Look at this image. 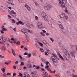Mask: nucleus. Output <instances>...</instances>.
Masks as SVG:
<instances>
[{
    "label": "nucleus",
    "instance_id": "1",
    "mask_svg": "<svg viewBox=\"0 0 77 77\" xmlns=\"http://www.w3.org/2000/svg\"><path fill=\"white\" fill-rule=\"evenodd\" d=\"M63 2L64 3V5H65L64 6H65V8L61 6H60L61 5L60 4V3H59L60 5V6H61V7H62V8L64 10V11H65V12H66V13H68V8H67V7H65V4L64 2H65V4H68V2L67 1V0H63ZM66 8L67 9H66V8Z\"/></svg>",
    "mask_w": 77,
    "mask_h": 77
},
{
    "label": "nucleus",
    "instance_id": "2",
    "mask_svg": "<svg viewBox=\"0 0 77 77\" xmlns=\"http://www.w3.org/2000/svg\"><path fill=\"white\" fill-rule=\"evenodd\" d=\"M2 44L4 45H8V46H9V44H8L6 42V38H5V36H2Z\"/></svg>",
    "mask_w": 77,
    "mask_h": 77
},
{
    "label": "nucleus",
    "instance_id": "3",
    "mask_svg": "<svg viewBox=\"0 0 77 77\" xmlns=\"http://www.w3.org/2000/svg\"><path fill=\"white\" fill-rule=\"evenodd\" d=\"M28 29H21L19 30L20 32H21L23 33H24L26 36H28L29 34L26 32H27Z\"/></svg>",
    "mask_w": 77,
    "mask_h": 77
},
{
    "label": "nucleus",
    "instance_id": "4",
    "mask_svg": "<svg viewBox=\"0 0 77 77\" xmlns=\"http://www.w3.org/2000/svg\"><path fill=\"white\" fill-rule=\"evenodd\" d=\"M37 27L38 29H41L42 28H44L43 26L42 23L41 22H38L37 24Z\"/></svg>",
    "mask_w": 77,
    "mask_h": 77
},
{
    "label": "nucleus",
    "instance_id": "5",
    "mask_svg": "<svg viewBox=\"0 0 77 77\" xmlns=\"http://www.w3.org/2000/svg\"><path fill=\"white\" fill-rule=\"evenodd\" d=\"M52 55L53 56L51 57V59L54 62H56V60H57L56 59H56H57V57L56 55L54 54H53Z\"/></svg>",
    "mask_w": 77,
    "mask_h": 77
},
{
    "label": "nucleus",
    "instance_id": "6",
    "mask_svg": "<svg viewBox=\"0 0 77 77\" xmlns=\"http://www.w3.org/2000/svg\"><path fill=\"white\" fill-rule=\"evenodd\" d=\"M59 0V2L60 4V6H62V7H63V8H65L66 9H67L66 7H65V4L63 3V0Z\"/></svg>",
    "mask_w": 77,
    "mask_h": 77
},
{
    "label": "nucleus",
    "instance_id": "7",
    "mask_svg": "<svg viewBox=\"0 0 77 77\" xmlns=\"http://www.w3.org/2000/svg\"><path fill=\"white\" fill-rule=\"evenodd\" d=\"M42 15V17L44 18L45 20H47V19L48 18V17L47 15H46V14H45L44 12H43Z\"/></svg>",
    "mask_w": 77,
    "mask_h": 77
},
{
    "label": "nucleus",
    "instance_id": "8",
    "mask_svg": "<svg viewBox=\"0 0 77 77\" xmlns=\"http://www.w3.org/2000/svg\"><path fill=\"white\" fill-rule=\"evenodd\" d=\"M2 30L1 31V32L2 33H4L5 32L4 31H8L7 29L5 28V27L3 26H2Z\"/></svg>",
    "mask_w": 77,
    "mask_h": 77
},
{
    "label": "nucleus",
    "instance_id": "9",
    "mask_svg": "<svg viewBox=\"0 0 77 77\" xmlns=\"http://www.w3.org/2000/svg\"><path fill=\"white\" fill-rule=\"evenodd\" d=\"M32 77H36L38 76V74L36 73V71L33 72L31 73Z\"/></svg>",
    "mask_w": 77,
    "mask_h": 77
},
{
    "label": "nucleus",
    "instance_id": "10",
    "mask_svg": "<svg viewBox=\"0 0 77 77\" xmlns=\"http://www.w3.org/2000/svg\"><path fill=\"white\" fill-rule=\"evenodd\" d=\"M63 51L64 53L66 55H67V56H70V54H69L68 53V51L66 49H64L63 50Z\"/></svg>",
    "mask_w": 77,
    "mask_h": 77
},
{
    "label": "nucleus",
    "instance_id": "11",
    "mask_svg": "<svg viewBox=\"0 0 77 77\" xmlns=\"http://www.w3.org/2000/svg\"><path fill=\"white\" fill-rule=\"evenodd\" d=\"M25 6L26 7V8L28 11H31V8H30V6H29L28 5L26 4L25 5Z\"/></svg>",
    "mask_w": 77,
    "mask_h": 77
},
{
    "label": "nucleus",
    "instance_id": "12",
    "mask_svg": "<svg viewBox=\"0 0 77 77\" xmlns=\"http://www.w3.org/2000/svg\"><path fill=\"white\" fill-rule=\"evenodd\" d=\"M70 53L72 57H73L74 58L75 57V52H70Z\"/></svg>",
    "mask_w": 77,
    "mask_h": 77
},
{
    "label": "nucleus",
    "instance_id": "13",
    "mask_svg": "<svg viewBox=\"0 0 77 77\" xmlns=\"http://www.w3.org/2000/svg\"><path fill=\"white\" fill-rule=\"evenodd\" d=\"M27 67L28 68H31L32 67V64L30 63H26Z\"/></svg>",
    "mask_w": 77,
    "mask_h": 77
},
{
    "label": "nucleus",
    "instance_id": "14",
    "mask_svg": "<svg viewBox=\"0 0 77 77\" xmlns=\"http://www.w3.org/2000/svg\"><path fill=\"white\" fill-rule=\"evenodd\" d=\"M45 20L46 21L47 23H48L49 25H51V26L52 25V23H51V21H50L48 18L46 19V20Z\"/></svg>",
    "mask_w": 77,
    "mask_h": 77
},
{
    "label": "nucleus",
    "instance_id": "15",
    "mask_svg": "<svg viewBox=\"0 0 77 77\" xmlns=\"http://www.w3.org/2000/svg\"><path fill=\"white\" fill-rule=\"evenodd\" d=\"M65 15H66V14L65 13H62L60 14L59 15V16L61 18H62L63 17V18Z\"/></svg>",
    "mask_w": 77,
    "mask_h": 77
},
{
    "label": "nucleus",
    "instance_id": "16",
    "mask_svg": "<svg viewBox=\"0 0 77 77\" xmlns=\"http://www.w3.org/2000/svg\"><path fill=\"white\" fill-rule=\"evenodd\" d=\"M43 74L44 75H43V76L44 77H48L47 75H48V73L46 72H43Z\"/></svg>",
    "mask_w": 77,
    "mask_h": 77
},
{
    "label": "nucleus",
    "instance_id": "17",
    "mask_svg": "<svg viewBox=\"0 0 77 77\" xmlns=\"http://www.w3.org/2000/svg\"><path fill=\"white\" fill-rule=\"evenodd\" d=\"M53 8V6L50 4L48 5V10H50Z\"/></svg>",
    "mask_w": 77,
    "mask_h": 77
},
{
    "label": "nucleus",
    "instance_id": "18",
    "mask_svg": "<svg viewBox=\"0 0 77 77\" xmlns=\"http://www.w3.org/2000/svg\"><path fill=\"white\" fill-rule=\"evenodd\" d=\"M58 54L60 59H62V60H63V61H65V60L63 58V57H62V56H61V55L60 54V53H58Z\"/></svg>",
    "mask_w": 77,
    "mask_h": 77
},
{
    "label": "nucleus",
    "instance_id": "19",
    "mask_svg": "<svg viewBox=\"0 0 77 77\" xmlns=\"http://www.w3.org/2000/svg\"><path fill=\"white\" fill-rule=\"evenodd\" d=\"M44 9L45 10H48V5L45 4L44 5Z\"/></svg>",
    "mask_w": 77,
    "mask_h": 77
},
{
    "label": "nucleus",
    "instance_id": "20",
    "mask_svg": "<svg viewBox=\"0 0 77 77\" xmlns=\"http://www.w3.org/2000/svg\"><path fill=\"white\" fill-rule=\"evenodd\" d=\"M11 13H10V15H13V14H17V13L14 12V11L13 10H12L11 11Z\"/></svg>",
    "mask_w": 77,
    "mask_h": 77
},
{
    "label": "nucleus",
    "instance_id": "21",
    "mask_svg": "<svg viewBox=\"0 0 77 77\" xmlns=\"http://www.w3.org/2000/svg\"><path fill=\"white\" fill-rule=\"evenodd\" d=\"M11 51H12L13 55H14V56H16V54H15V51H14V49H12Z\"/></svg>",
    "mask_w": 77,
    "mask_h": 77
},
{
    "label": "nucleus",
    "instance_id": "22",
    "mask_svg": "<svg viewBox=\"0 0 77 77\" xmlns=\"http://www.w3.org/2000/svg\"><path fill=\"white\" fill-rule=\"evenodd\" d=\"M19 39H20V41L21 42H22L23 44H24V42H25L24 41V39H23V38H19Z\"/></svg>",
    "mask_w": 77,
    "mask_h": 77
},
{
    "label": "nucleus",
    "instance_id": "23",
    "mask_svg": "<svg viewBox=\"0 0 77 77\" xmlns=\"http://www.w3.org/2000/svg\"><path fill=\"white\" fill-rule=\"evenodd\" d=\"M2 51H5L6 50V48L5 47H3L2 48Z\"/></svg>",
    "mask_w": 77,
    "mask_h": 77
},
{
    "label": "nucleus",
    "instance_id": "24",
    "mask_svg": "<svg viewBox=\"0 0 77 77\" xmlns=\"http://www.w3.org/2000/svg\"><path fill=\"white\" fill-rule=\"evenodd\" d=\"M2 75L3 77H8L6 74L5 72H3V73H2Z\"/></svg>",
    "mask_w": 77,
    "mask_h": 77
},
{
    "label": "nucleus",
    "instance_id": "25",
    "mask_svg": "<svg viewBox=\"0 0 77 77\" xmlns=\"http://www.w3.org/2000/svg\"><path fill=\"white\" fill-rule=\"evenodd\" d=\"M63 18L64 20H68V16L65 15L64 16Z\"/></svg>",
    "mask_w": 77,
    "mask_h": 77
},
{
    "label": "nucleus",
    "instance_id": "26",
    "mask_svg": "<svg viewBox=\"0 0 77 77\" xmlns=\"http://www.w3.org/2000/svg\"><path fill=\"white\" fill-rule=\"evenodd\" d=\"M16 24L17 25H19L20 24H23V22L21 21H19L18 22H17Z\"/></svg>",
    "mask_w": 77,
    "mask_h": 77
},
{
    "label": "nucleus",
    "instance_id": "27",
    "mask_svg": "<svg viewBox=\"0 0 77 77\" xmlns=\"http://www.w3.org/2000/svg\"><path fill=\"white\" fill-rule=\"evenodd\" d=\"M11 15L14 18H16V17H17V14H13Z\"/></svg>",
    "mask_w": 77,
    "mask_h": 77
},
{
    "label": "nucleus",
    "instance_id": "28",
    "mask_svg": "<svg viewBox=\"0 0 77 77\" xmlns=\"http://www.w3.org/2000/svg\"><path fill=\"white\" fill-rule=\"evenodd\" d=\"M63 56L64 58V59H65L66 60H69L67 59V58H66V56H65V55L63 54Z\"/></svg>",
    "mask_w": 77,
    "mask_h": 77
},
{
    "label": "nucleus",
    "instance_id": "29",
    "mask_svg": "<svg viewBox=\"0 0 77 77\" xmlns=\"http://www.w3.org/2000/svg\"><path fill=\"white\" fill-rule=\"evenodd\" d=\"M60 28H61V29H63L64 28L63 26V25H62V24H61L60 25H59Z\"/></svg>",
    "mask_w": 77,
    "mask_h": 77
},
{
    "label": "nucleus",
    "instance_id": "30",
    "mask_svg": "<svg viewBox=\"0 0 77 77\" xmlns=\"http://www.w3.org/2000/svg\"><path fill=\"white\" fill-rule=\"evenodd\" d=\"M34 3H35L36 6H39V4H38V3H37L36 2H34Z\"/></svg>",
    "mask_w": 77,
    "mask_h": 77
},
{
    "label": "nucleus",
    "instance_id": "31",
    "mask_svg": "<svg viewBox=\"0 0 77 77\" xmlns=\"http://www.w3.org/2000/svg\"><path fill=\"white\" fill-rule=\"evenodd\" d=\"M24 75H25L27 76H29V75L28 74L27 72H25L24 73Z\"/></svg>",
    "mask_w": 77,
    "mask_h": 77
},
{
    "label": "nucleus",
    "instance_id": "32",
    "mask_svg": "<svg viewBox=\"0 0 77 77\" xmlns=\"http://www.w3.org/2000/svg\"><path fill=\"white\" fill-rule=\"evenodd\" d=\"M28 32H29V33H33V32L32 31H30V30L28 29V30H27Z\"/></svg>",
    "mask_w": 77,
    "mask_h": 77
},
{
    "label": "nucleus",
    "instance_id": "33",
    "mask_svg": "<svg viewBox=\"0 0 77 77\" xmlns=\"http://www.w3.org/2000/svg\"><path fill=\"white\" fill-rule=\"evenodd\" d=\"M57 24L59 26H60L62 24V23L60 21H58L57 22Z\"/></svg>",
    "mask_w": 77,
    "mask_h": 77
},
{
    "label": "nucleus",
    "instance_id": "34",
    "mask_svg": "<svg viewBox=\"0 0 77 77\" xmlns=\"http://www.w3.org/2000/svg\"><path fill=\"white\" fill-rule=\"evenodd\" d=\"M35 20H38V17H37L36 16H35Z\"/></svg>",
    "mask_w": 77,
    "mask_h": 77
},
{
    "label": "nucleus",
    "instance_id": "35",
    "mask_svg": "<svg viewBox=\"0 0 77 77\" xmlns=\"http://www.w3.org/2000/svg\"><path fill=\"white\" fill-rule=\"evenodd\" d=\"M16 44L17 45H20V41H17L16 42Z\"/></svg>",
    "mask_w": 77,
    "mask_h": 77
},
{
    "label": "nucleus",
    "instance_id": "36",
    "mask_svg": "<svg viewBox=\"0 0 77 77\" xmlns=\"http://www.w3.org/2000/svg\"><path fill=\"white\" fill-rule=\"evenodd\" d=\"M40 50L41 51H42V52H43L44 51V49H43V48H40Z\"/></svg>",
    "mask_w": 77,
    "mask_h": 77
},
{
    "label": "nucleus",
    "instance_id": "37",
    "mask_svg": "<svg viewBox=\"0 0 77 77\" xmlns=\"http://www.w3.org/2000/svg\"><path fill=\"white\" fill-rule=\"evenodd\" d=\"M5 64L6 65H8L9 64V63H8V62H5Z\"/></svg>",
    "mask_w": 77,
    "mask_h": 77
},
{
    "label": "nucleus",
    "instance_id": "38",
    "mask_svg": "<svg viewBox=\"0 0 77 77\" xmlns=\"http://www.w3.org/2000/svg\"><path fill=\"white\" fill-rule=\"evenodd\" d=\"M36 69H39L40 68V67H39V66H36Z\"/></svg>",
    "mask_w": 77,
    "mask_h": 77
},
{
    "label": "nucleus",
    "instance_id": "39",
    "mask_svg": "<svg viewBox=\"0 0 77 77\" xmlns=\"http://www.w3.org/2000/svg\"><path fill=\"white\" fill-rule=\"evenodd\" d=\"M40 34L41 35H42V36H45V34L43 32H41Z\"/></svg>",
    "mask_w": 77,
    "mask_h": 77
},
{
    "label": "nucleus",
    "instance_id": "40",
    "mask_svg": "<svg viewBox=\"0 0 77 77\" xmlns=\"http://www.w3.org/2000/svg\"><path fill=\"white\" fill-rule=\"evenodd\" d=\"M47 70H48V71H49V72H51V71H52L51 69H50V68H48L47 69Z\"/></svg>",
    "mask_w": 77,
    "mask_h": 77
},
{
    "label": "nucleus",
    "instance_id": "41",
    "mask_svg": "<svg viewBox=\"0 0 77 77\" xmlns=\"http://www.w3.org/2000/svg\"><path fill=\"white\" fill-rule=\"evenodd\" d=\"M2 72H5V69L4 68H3L2 69Z\"/></svg>",
    "mask_w": 77,
    "mask_h": 77
},
{
    "label": "nucleus",
    "instance_id": "42",
    "mask_svg": "<svg viewBox=\"0 0 77 77\" xmlns=\"http://www.w3.org/2000/svg\"><path fill=\"white\" fill-rule=\"evenodd\" d=\"M20 65V66H23V65H24V62H21Z\"/></svg>",
    "mask_w": 77,
    "mask_h": 77
},
{
    "label": "nucleus",
    "instance_id": "43",
    "mask_svg": "<svg viewBox=\"0 0 77 77\" xmlns=\"http://www.w3.org/2000/svg\"><path fill=\"white\" fill-rule=\"evenodd\" d=\"M12 21L13 22V23H15V20H14V19H12Z\"/></svg>",
    "mask_w": 77,
    "mask_h": 77
},
{
    "label": "nucleus",
    "instance_id": "44",
    "mask_svg": "<svg viewBox=\"0 0 77 77\" xmlns=\"http://www.w3.org/2000/svg\"><path fill=\"white\" fill-rule=\"evenodd\" d=\"M38 44H39V45H40L41 46H43V44L42 43L40 42H39Z\"/></svg>",
    "mask_w": 77,
    "mask_h": 77
},
{
    "label": "nucleus",
    "instance_id": "45",
    "mask_svg": "<svg viewBox=\"0 0 77 77\" xmlns=\"http://www.w3.org/2000/svg\"><path fill=\"white\" fill-rule=\"evenodd\" d=\"M50 39H51V41H52V42H54V40L53 39V38H51Z\"/></svg>",
    "mask_w": 77,
    "mask_h": 77
},
{
    "label": "nucleus",
    "instance_id": "46",
    "mask_svg": "<svg viewBox=\"0 0 77 77\" xmlns=\"http://www.w3.org/2000/svg\"><path fill=\"white\" fill-rule=\"evenodd\" d=\"M49 67V66L47 65V66H46L45 68L47 69H48V68H48Z\"/></svg>",
    "mask_w": 77,
    "mask_h": 77
},
{
    "label": "nucleus",
    "instance_id": "47",
    "mask_svg": "<svg viewBox=\"0 0 77 77\" xmlns=\"http://www.w3.org/2000/svg\"><path fill=\"white\" fill-rule=\"evenodd\" d=\"M0 57H1V58H5V57L2 55H0Z\"/></svg>",
    "mask_w": 77,
    "mask_h": 77
},
{
    "label": "nucleus",
    "instance_id": "48",
    "mask_svg": "<svg viewBox=\"0 0 77 77\" xmlns=\"http://www.w3.org/2000/svg\"><path fill=\"white\" fill-rule=\"evenodd\" d=\"M32 56V54H29L28 56H27L28 57H31Z\"/></svg>",
    "mask_w": 77,
    "mask_h": 77
},
{
    "label": "nucleus",
    "instance_id": "49",
    "mask_svg": "<svg viewBox=\"0 0 77 77\" xmlns=\"http://www.w3.org/2000/svg\"><path fill=\"white\" fill-rule=\"evenodd\" d=\"M51 73H56V70H54V71H51Z\"/></svg>",
    "mask_w": 77,
    "mask_h": 77
},
{
    "label": "nucleus",
    "instance_id": "50",
    "mask_svg": "<svg viewBox=\"0 0 77 77\" xmlns=\"http://www.w3.org/2000/svg\"><path fill=\"white\" fill-rule=\"evenodd\" d=\"M19 57H20V59H23V58L22 57H21V56L20 55L19 56Z\"/></svg>",
    "mask_w": 77,
    "mask_h": 77
},
{
    "label": "nucleus",
    "instance_id": "51",
    "mask_svg": "<svg viewBox=\"0 0 77 77\" xmlns=\"http://www.w3.org/2000/svg\"><path fill=\"white\" fill-rule=\"evenodd\" d=\"M47 52L48 54H50V51L49 50H48Z\"/></svg>",
    "mask_w": 77,
    "mask_h": 77
},
{
    "label": "nucleus",
    "instance_id": "52",
    "mask_svg": "<svg viewBox=\"0 0 77 77\" xmlns=\"http://www.w3.org/2000/svg\"><path fill=\"white\" fill-rule=\"evenodd\" d=\"M13 68L14 69H17V66H14Z\"/></svg>",
    "mask_w": 77,
    "mask_h": 77
},
{
    "label": "nucleus",
    "instance_id": "53",
    "mask_svg": "<svg viewBox=\"0 0 77 77\" xmlns=\"http://www.w3.org/2000/svg\"><path fill=\"white\" fill-rule=\"evenodd\" d=\"M16 29V28H12V29H13L14 32H16L17 30H16V29Z\"/></svg>",
    "mask_w": 77,
    "mask_h": 77
},
{
    "label": "nucleus",
    "instance_id": "54",
    "mask_svg": "<svg viewBox=\"0 0 77 77\" xmlns=\"http://www.w3.org/2000/svg\"><path fill=\"white\" fill-rule=\"evenodd\" d=\"M7 75H11V73H8L7 74Z\"/></svg>",
    "mask_w": 77,
    "mask_h": 77
},
{
    "label": "nucleus",
    "instance_id": "55",
    "mask_svg": "<svg viewBox=\"0 0 77 77\" xmlns=\"http://www.w3.org/2000/svg\"><path fill=\"white\" fill-rule=\"evenodd\" d=\"M19 75H21V76H23V74H22L21 73L19 72Z\"/></svg>",
    "mask_w": 77,
    "mask_h": 77
},
{
    "label": "nucleus",
    "instance_id": "56",
    "mask_svg": "<svg viewBox=\"0 0 77 77\" xmlns=\"http://www.w3.org/2000/svg\"><path fill=\"white\" fill-rule=\"evenodd\" d=\"M8 18L9 19H10V18H11V16H10L9 15H8Z\"/></svg>",
    "mask_w": 77,
    "mask_h": 77
},
{
    "label": "nucleus",
    "instance_id": "57",
    "mask_svg": "<svg viewBox=\"0 0 77 77\" xmlns=\"http://www.w3.org/2000/svg\"><path fill=\"white\" fill-rule=\"evenodd\" d=\"M9 2H13V1H14V0H8Z\"/></svg>",
    "mask_w": 77,
    "mask_h": 77
},
{
    "label": "nucleus",
    "instance_id": "58",
    "mask_svg": "<svg viewBox=\"0 0 77 77\" xmlns=\"http://www.w3.org/2000/svg\"><path fill=\"white\" fill-rule=\"evenodd\" d=\"M45 42H46V41H45V40H43V43H44V44H45Z\"/></svg>",
    "mask_w": 77,
    "mask_h": 77
},
{
    "label": "nucleus",
    "instance_id": "59",
    "mask_svg": "<svg viewBox=\"0 0 77 77\" xmlns=\"http://www.w3.org/2000/svg\"><path fill=\"white\" fill-rule=\"evenodd\" d=\"M48 63H49V62H46V65H48Z\"/></svg>",
    "mask_w": 77,
    "mask_h": 77
},
{
    "label": "nucleus",
    "instance_id": "60",
    "mask_svg": "<svg viewBox=\"0 0 77 77\" xmlns=\"http://www.w3.org/2000/svg\"><path fill=\"white\" fill-rule=\"evenodd\" d=\"M77 75H72V77H77Z\"/></svg>",
    "mask_w": 77,
    "mask_h": 77
},
{
    "label": "nucleus",
    "instance_id": "61",
    "mask_svg": "<svg viewBox=\"0 0 77 77\" xmlns=\"http://www.w3.org/2000/svg\"><path fill=\"white\" fill-rule=\"evenodd\" d=\"M45 55H46V56H48V54H47V52H45Z\"/></svg>",
    "mask_w": 77,
    "mask_h": 77
},
{
    "label": "nucleus",
    "instance_id": "62",
    "mask_svg": "<svg viewBox=\"0 0 77 77\" xmlns=\"http://www.w3.org/2000/svg\"><path fill=\"white\" fill-rule=\"evenodd\" d=\"M39 1L40 2H41V3H42L43 2H44V0H39Z\"/></svg>",
    "mask_w": 77,
    "mask_h": 77
},
{
    "label": "nucleus",
    "instance_id": "63",
    "mask_svg": "<svg viewBox=\"0 0 77 77\" xmlns=\"http://www.w3.org/2000/svg\"><path fill=\"white\" fill-rule=\"evenodd\" d=\"M55 76H56V77H60V76H59L58 74L56 75Z\"/></svg>",
    "mask_w": 77,
    "mask_h": 77
},
{
    "label": "nucleus",
    "instance_id": "64",
    "mask_svg": "<svg viewBox=\"0 0 77 77\" xmlns=\"http://www.w3.org/2000/svg\"><path fill=\"white\" fill-rule=\"evenodd\" d=\"M42 32H43V33H46V31H45V30H43Z\"/></svg>",
    "mask_w": 77,
    "mask_h": 77
}]
</instances>
